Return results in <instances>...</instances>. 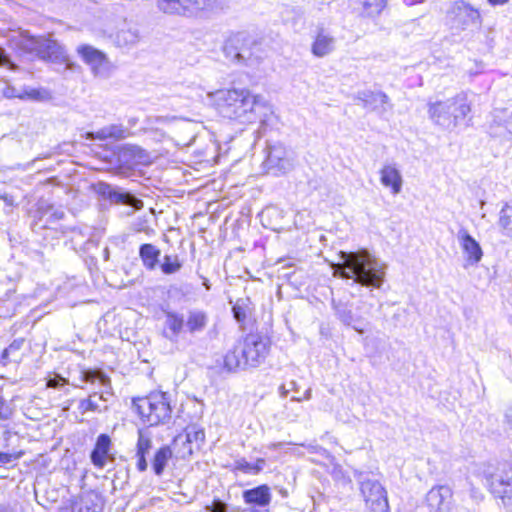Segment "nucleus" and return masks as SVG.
Masks as SVG:
<instances>
[{"label":"nucleus","instance_id":"obj_13","mask_svg":"<svg viewBox=\"0 0 512 512\" xmlns=\"http://www.w3.org/2000/svg\"><path fill=\"white\" fill-rule=\"evenodd\" d=\"M95 191L98 195L104 199L109 200L115 204L128 205L134 208H140L142 206L141 200L136 198L130 192L124 191L123 189L112 186L108 183L99 182L95 185Z\"/></svg>","mask_w":512,"mask_h":512},{"label":"nucleus","instance_id":"obj_53","mask_svg":"<svg viewBox=\"0 0 512 512\" xmlns=\"http://www.w3.org/2000/svg\"><path fill=\"white\" fill-rule=\"evenodd\" d=\"M9 416V411L4 407V401L0 396V419H7Z\"/></svg>","mask_w":512,"mask_h":512},{"label":"nucleus","instance_id":"obj_50","mask_svg":"<svg viewBox=\"0 0 512 512\" xmlns=\"http://www.w3.org/2000/svg\"><path fill=\"white\" fill-rule=\"evenodd\" d=\"M2 96L4 98H7V99H12V98H19V92H17L16 88L11 86V85H7L3 90H2Z\"/></svg>","mask_w":512,"mask_h":512},{"label":"nucleus","instance_id":"obj_62","mask_svg":"<svg viewBox=\"0 0 512 512\" xmlns=\"http://www.w3.org/2000/svg\"><path fill=\"white\" fill-rule=\"evenodd\" d=\"M0 512H13V511L8 509V508H6V507L0 506Z\"/></svg>","mask_w":512,"mask_h":512},{"label":"nucleus","instance_id":"obj_23","mask_svg":"<svg viewBox=\"0 0 512 512\" xmlns=\"http://www.w3.org/2000/svg\"><path fill=\"white\" fill-rule=\"evenodd\" d=\"M242 497L244 502L248 505L266 507L271 502L272 494L270 487L263 484L252 489L244 490Z\"/></svg>","mask_w":512,"mask_h":512},{"label":"nucleus","instance_id":"obj_22","mask_svg":"<svg viewBox=\"0 0 512 512\" xmlns=\"http://www.w3.org/2000/svg\"><path fill=\"white\" fill-rule=\"evenodd\" d=\"M381 184L391 189L392 194L397 195L402 190L403 179L395 164L386 163L380 170Z\"/></svg>","mask_w":512,"mask_h":512},{"label":"nucleus","instance_id":"obj_48","mask_svg":"<svg viewBox=\"0 0 512 512\" xmlns=\"http://www.w3.org/2000/svg\"><path fill=\"white\" fill-rule=\"evenodd\" d=\"M65 384H67V380L59 375H55L54 377L49 378L47 381V386L51 388L62 387Z\"/></svg>","mask_w":512,"mask_h":512},{"label":"nucleus","instance_id":"obj_5","mask_svg":"<svg viewBox=\"0 0 512 512\" xmlns=\"http://www.w3.org/2000/svg\"><path fill=\"white\" fill-rule=\"evenodd\" d=\"M133 405L142 421L149 426L164 425L172 417L170 398L164 392H153L146 397L134 399Z\"/></svg>","mask_w":512,"mask_h":512},{"label":"nucleus","instance_id":"obj_47","mask_svg":"<svg viewBox=\"0 0 512 512\" xmlns=\"http://www.w3.org/2000/svg\"><path fill=\"white\" fill-rule=\"evenodd\" d=\"M23 342H24V341H23L22 339H21V340H15V341H13V342L9 345V347H8V348H6V349L3 351L2 357H3L4 359H7V358H8V356H9V354H11V353H13V352H15V351H18V350L21 348V346H22Z\"/></svg>","mask_w":512,"mask_h":512},{"label":"nucleus","instance_id":"obj_15","mask_svg":"<svg viewBox=\"0 0 512 512\" xmlns=\"http://www.w3.org/2000/svg\"><path fill=\"white\" fill-rule=\"evenodd\" d=\"M355 98L362 102L363 107L383 116L393 108L388 95L382 91H359Z\"/></svg>","mask_w":512,"mask_h":512},{"label":"nucleus","instance_id":"obj_32","mask_svg":"<svg viewBox=\"0 0 512 512\" xmlns=\"http://www.w3.org/2000/svg\"><path fill=\"white\" fill-rule=\"evenodd\" d=\"M232 312L235 320L244 324L248 316L252 312L251 301L249 298H239L232 307Z\"/></svg>","mask_w":512,"mask_h":512},{"label":"nucleus","instance_id":"obj_45","mask_svg":"<svg viewBox=\"0 0 512 512\" xmlns=\"http://www.w3.org/2000/svg\"><path fill=\"white\" fill-rule=\"evenodd\" d=\"M210 512H227V504L219 499H215L211 505L206 506Z\"/></svg>","mask_w":512,"mask_h":512},{"label":"nucleus","instance_id":"obj_37","mask_svg":"<svg viewBox=\"0 0 512 512\" xmlns=\"http://www.w3.org/2000/svg\"><path fill=\"white\" fill-rule=\"evenodd\" d=\"M82 379L85 382L98 381L103 387L110 388V378L101 370H86L82 373Z\"/></svg>","mask_w":512,"mask_h":512},{"label":"nucleus","instance_id":"obj_60","mask_svg":"<svg viewBox=\"0 0 512 512\" xmlns=\"http://www.w3.org/2000/svg\"><path fill=\"white\" fill-rule=\"evenodd\" d=\"M311 393H312L311 389H310V388H309V389H307V390L305 391V393H304V399H305V400H309V399L311 398Z\"/></svg>","mask_w":512,"mask_h":512},{"label":"nucleus","instance_id":"obj_54","mask_svg":"<svg viewBox=\"0 0 512 512\" xmlns=\"http://www.w3.org/2000/svg\"><path fill=\"white\" fill-rule=\"evenodd\" d=\"M503 111L500 110V109H495L492 113V116H493V123H495L496 125L500 126L502 124L501 122V119H500V116L499 114L502 113Z\"/></svg>","mask_w":512,"mask_h":512},{"label":"nucleus","instance_id":"obj_38","mask_svg":"<svg viewBox=\"0 0 512 512\" xmlns=\"http://www.w3.org/2000/svg\"><path fill=\"white\" fill-rule=\"evenodd\" d=\"M38 212L41 214V216L50 214V217L54 220H61L65 215L62 209L55 208L53 205L45 201H40L38 203Z\"/></svg>","mask_w":512,"mask_h":512},{"label":"nucleus","instance_id":"obj_2","mask_svg":"<svg viewBox=\"0 0 512 512\" xmlns=\"http://www.w3.org/2000/svg\"><path fill=\"white\" fill-rule=\"evenodd\" d=\"M214 96L220 114L242 124L255 122L260 110L267 106L262 96L254 95L245 88L219 90Z\"/></svg>","mask_w":512,"mask_h":512},{"label":"nucleus","instance_id":"obj_61","mask_svg":"<svg viewBox=\"0 0 512 512\" xmlns=\"http://www.w3.org/2000/svg\"><path fill=\"white\" fill-rule=\"evenodd\" d=\"M128 123H129V125H130L131 127H133V126H135V125H136V123H137V119H136V118H130V119L128 120Z\"/></svg>","mask_w":512,"mask_h":512},{"label":"nucleus","instance_id":"obj_28","mask_svg":"<svg viewBox=\"0 0 512 512\" xmlns=\"http://www.w3.org/2000/svg\"><path fill=\"white\" fill-rule=\"evenodd\" d=\"M160 255V249L153 244L145 243L139 248V256L148 270H154L158 266Z\"/></svg>","mask_w":512,"mask_h":512},{"label":"nucleus","instance_id":"obj_46","mask_svg":"<svg viewBox=\"0 0 512 512\" xmlns=\"http://www.w3.org/2000/svg\"><path fill=\"white\" fill-rule=\"evenodd\" d=\"M0 66H7L10 70L17 69V65L10 60L5 50L2 48H0Z\"/></svg>","mask_w":512,"mask_h":512},{"label":"nucleus","instance_id":"obj_34","mask_svg":"<svg viewBox=\"0 0 512 512\" xmlns=\"http://www.w3.org/2000/svg\"><path fill=\"white\" fill-rule=\"evenodd\" d=\"M43 40L44 37L24 36L19 41V47L24 52L35 54L37 57H39Z\"/></svg>","mask_w":512,"mask_h":512},{"label":"nucleus","instance_id":"obj_7","mask_svg":"<svg viewBox=\"0 0 512 512\" xmlns=\"http://www.w3.org/2000/svg\"><path fill=\"white\" fill-rule=\"evenodd\" d=\"M485 479L490 493L500 501L498 504L512 512V468L498 467L495 472L486 474Z\"/></svg>","mask_w":512,"mask_h":512},{"label":"nucleus","instance_id":"obj_8","mask_svg":"<svg viewBox=\"0 0 512 512\" xmlns=\"http://www.w3.org/2000/svg\"><path fill=\"white\" fill-rule=\"evenodd\" d=\"M354 477L360 485L361 495L371 512H388L387 492L377 480L368 478L364 472L355 471Z\"/></svg>","mask_w":512,"mask_h":512},{"label":"nucleus","instance_id":"obj_18","mask_svg":"<svg viewBox=\"0 0 512 512\" xmlns=\"http://www.w3.org/2000/svg\"><path fill=\"white\" fill-rule=\"evenodd\" d=\"M205 441L203 429L196 426L186 428L185 432L176 436L177 443H188L187 447L180 450V458H187L192 455L194 449H200Z\"/></svg>","mask_w":512,"mask_h":512},{"label":"nucleus","instance_id":"obj_29","mask_svg":"<svg viewBox=\"0 0 512 512\" xmlns=\"http://www.w3.org/2000/svg\"><path fill=\"white\" fill-rule=\"evenodd\" d=\"M248 363L241 352V343L230 350L224 357V367L232 372L238 369H245Z\"/></svg>","mask_w":512,"mask_h":512},{"label":"nucleus","instance_id":"obj_55","mask_svg":"<svg viewBox=\"0 0 512 512\" xmlns=\"http://www.w3.org/2000/svg\"><path fill=\"white\" fill-rule=\"evenodd\" d=\"M188 446V443H177L176 442V437L174 438L173 440V447L174 449L176 450V452L178 453V455L180 456V450H182L184 447H187Z\"/></svg>","mask_w":512,"mask_h":512},{"label":"nucleus","instance_id":"obj_64","mask_svg":"<svg viewBox=\"0 0 512 512\" xmlns=\"http://www.w3.org/2000/svg\"><path fill=\"white\" fill-rule=\"evenodd\" d=\"M291 385H292V390L297 391V384L294 381L291 382Z\"/></svg>","mask_w":512,"mask_h":512},{"label":"nucleus","instance_id":"obj_21","mask_svg":"<svg viewBox=\"0 0 512 512\" xmlns=\"http://www.w3.org/2000/svg\"><path fill=\"white\" fill-rule=\"evenodd\" d=\"M111 438L107 434H100L97 439L95 446L90 454L92 464L102 469L105 467L108 460H114V457L110 454L111 450Z\"/></svg>","mask_w":512,"mask_h":512},{"label":"nucleus","instance_id":"obj_9","mask_svg":"<svg viewBox=\"0 0 512 512\" xmlns=\"http://www.w3.org/2000/svg\"><path fill=\"white\" fill-rule=\"evenodd\" d=\"M241 352L250 367H257L268 355L269 340L259 334H248L241 343Z\"/></svg>","mask_w":512,"mask_h":512},{"label":"nucleus","instance_id":"obj_24","mask_svg":"<svg viewBox=\"0 0 512 512\" xmlns=\"http://www.w3.org/2000/svg\"><path fill=\"white\" fill-rule=\"evenodd\" d=\"M152 448V439L149 433L144 429L138 430V439L136 443V454L137 459L136 467L138 471L144 472L147 470L148 463L146 455L149 454Z\"/></svg>","mask_w":512,"mask_h":512},{"label":"nucleus","instance_id":"obj_26","mask_svg":"<svg viewBox=\"0 0 512 512\" xmlns=\"http://www.w3.org/2000/svg\"><path fill=\"white\" fill-rule=\"evenodd\" d=\"M128 136H130V132L127 128H125L121 124H112L105 126L101 129H99L96 132H88L86 134V139L89 140H107V139H114V140H121L125 139Z\"/></svg>","mask_w":512,"mask_h":512},{"label":"nucleus","instance_id":"obj_6","mask_svg":"<svg viewBox=\"0 0 512 512\" xmlns=\"http://www.w3.org/2000/svg\"><path fill=\"white\" fill-rule=\"evenodd\" d=\"M257 42L247 33L238 32L231 35L225 42L223 51L227 58L236 64L254 66L259 63Z\"/></svg>","mask_w":512,"mask_h":512},{"label":"nucleus","instance_id":"obj_17","mask_svg":"<svg viewBox=\"0 0 512 512\" xmlns=\"http://www.w3.org/2000/svg\"><path fill=\"white\" fill-rule=\"evenodd\" d=\"M335 315L341 323L346 326L352 327L359 334L365 332L366 326L369 324L365 318L360 315H356L351 305L347 303H333Z\"/></svg>","mask_w":512,"mask_h":512},{"label":"nucleus","instance_id":"obj_20","mask_svg":"<svg viewBox=\"0 0 512 512\" xmlns=\"http://www.w3.org/2000/svg\"><path fill=\"white\" fill-rule=\"evenodd\" d=\"M118 160L128 166L146 164L150 160L148 152L135 144H124L118 147Z\"/></svg>","mask_w":512,"mask_h":512},{"label":"nucleus","instance_id":"obj_31","mask_svg":"<svg viewBox=\"0 0 512 512\" xmlns=\"http://www.w3.org/2000/svg\"><path fill=\"white\" fill-rule=\"evenodd\" d=\"M165 324L169 332L171 333V335H167V337L171 340H176L179 334L181 333L185 322L182 315L174 312H169L166 315Z\"/></svg>","mask_w":512,"mask_h":512},{"label":"nucleus","instance_id":"obj_14","mask_svg":"<svg viewBox=\"0 0 512 512\" xmlns=\"http://www.w3.org/2000/svg\"><path fill=\"white\" fill-rule=\"evenodd\" d=\"M39 58L57 64H65V70L78 68L76 63L70 61L65 48L52 39L44 38Z\"/></svg>","mask_w":512,"mask_h":512},{"label":"nucleus","instance_id":"obj_3","mask_svg":"<svg viewBox=\"0 0 512 512\" xmlns=\"http://www.w3.org/2000/svg\"><path fill=\"white\" fill-rule=\"evenodd\" d=\"M471 106L465 93H459L446 100L428 103V116L441 129L451 131L470 113Z\"/></svg>","mask_w":512,"mask_h":512},{"label":"nucleus","instance_id":"obj_36","mask_svg":"<svg viewBox=\"0 0 512 512\" xmlns=\"http://www.w3.org/2000/svg\"><path fill=\"white\" fill-rule=\"evenodd\" d=\"M182 267L177 255H165L160 265L161 271L166 275L177 273Z\"/></svg>","mask_w":512,"mask_h":512},{"label":"nucleus","instance_id":"obj_12","mask_svg":"<svg viewBox=\"0 0 512 512\" xmlns=\"http://www.w3.org/2000/svg\"><path fill=\"white\" fill-rule=\"evenodd\" d=\"M264 165L268 173L279 175L291 171L293 168V161L289 157L285 147L281 144H275L268 147V153L264 161Z\"/></svg>","mask_w":512,"mask_h":512},{"label":"nucleus","instance_id":"obj_4","mask_svg":"<svg viewBox=\"0 0 512 512\" xmlns=\"http://www.w3.org/2000/svg\"><path fill=\"white\" fill-rule=\"evenodd\" d=\"M156 8L167 16L202 19L221 8L220 0H156Z\"/></svg>","mask_w":512,"mask_h":512},{"label":"nucleus","instance_id":"obj_52","mask_svg":"<svg viewBox=\"0 0 512 512\" xmlns=\"http://www.w3.org/2000/svg\"><path fill=\"white\" fill-rule=\"evenodd\" d=\"M2 200L4 201L5 206L8 208H13V207L17 206L14 197L10 194H6V193L3 194Z\"/></svg>","mask_w":512,"mask_h":512},{"label":"nucleus","instance_id":"obj_1","mask_svg":"<svg viewBox=\"0 0 512 512\" xmlns=\"http://www.w3.org/2000/svg\"><path fill=\"white\" fill-rule=\"evenodd\" d=\"M340 262L334 266V276L352 279L365 287L380 288L384 282L386 265L367 250L341 251Z\"/></svg>","mask_w":512,"mask_h":512},{"label":"nucleus","instance_id":"obj_25","mask_svg":"<svg viewBox=\"0 0 512 512\" xmlns=\"http://www.w3.org/2000/svg\"><path fill=\"white\" fill-rule=\"evenodd\" d=\"M77 52L83 61L91 67L94 74H98L106 62L104 53L90 45L79 46Z\"/></svg>","mask_w":512,"mask_h":512},{"label":"nucleus","instance_id":"obj_40","mask_svg":"<svg viewBox=\"0 0 512 512\" xmlns=\"http://www.w3.org/2000/svg\"><path fill=\"white\" fill-rule=\"evenodd\" d=\"M73 512H102V508L91 501H84L76 504L73 508Z\"/></svg>","mask_w":512,"mask_h":512},{"label":"nucleus","instance_id":"obj_59","mask_svg":"<svg viewBox=\"0 0 512 512\" xmlns=\"http://www.w3.org/2000/svg\"><path fill=\"white\" fill-rule=\"evenodd\" d=\"M488 2L493 5V6H496V5H503L505 4L506 2H508V0H488Z\"/></svg>","mask_w":512,"mask_h":512},{"label":"nucleus","instance_id":"obj_43","mask_svg":"<svg viewBox=\"0 0 512 512\" xmlns=\"http://www.w3.org/2000/svg\"><path fill=\"white\" fill-rule=\"evenodd\" d=\"M22 453H4L0 452V464L9 465L15 463L20 457Z\"/></svg>","mask_w":512,"mask_h":512},{"label":"nucleus","instance_id":"obj_57","mask_svg":"<svg viewBox=\"0 0 512 512\" xmlns=\"http://www.w3.org/2000/svg\"><path fill=\"white\" fill-rule=\"evenodd\" d=\"M279 393H280L281 397L285 398V397H287L289 390L286 389L285 385H281L279 387Z\"/></svg>","mask_w":512,"mask_h":512},{"label":"nucleus","instance_id":"obj_42","mask_svg":"<svg viewBox=\"0 0 512 512\" xmlns=\"http://www.w3.org/2000/svg\"><path fill=\"white\" fill-rule=\"evenodd\" d=\"M180 118L177 117V116H170V115H166V116H155V117H149L148 118V123L149 124H163V125H168V124H171L173 122H176L178 121Z\"/></svg>","mask_w":512,"mask_h":512},{"label":"nucleus","instance_id":"obj_27","mask_svg":"<svg viewBox=\"0 0 512 512\" xmlns=\"http://www.w3.org/2000/svg\"><path fill=\"white\" fill-rule=\"evenodd\" d=\"M208 324V314L199 309L189 310L185 321V326L189 333L195 334L204 331Z\"/></svg>","mask_w":512,"mask_h":512},{"label":"nucleus","instance_id":"obj_44","mask_svg":"<svg viewBox=\"0 0 512 512\" xmlns=\"http://www.w3.org/2000/svg\"><path fill=\"white\" fill-rule=\"evenodd\" d=\"M94 396H90L88 399L80 402V408L83 411H100L99 404L93 399Z\"/></svg>","mask_w":512,"mask_h":512},{"label":"nucleus","instance_id":"obj_49","mask_svg":"<svg viewBox=\"0 0 512 512\" xmlns=\"http://www.w3.org/2000/svg\"><path fill=\"white\" fill-rule=\"evenodd\" d=\"M251 464L252 463L247 462L244 458L239 459L235 461V470L244 472L246 474H251Z\"/></svg>","mask_w":512,"mask_h":512},{"label":"nucleus","instance_id":"obj_19","mask_svg":"<svg viewBox=\"0 0 512 512\" xmlns=\"http://www.w3.org/2000/svg\"><path fill=\"white\" fill-rule=\"evenodd\" d=\"M335 48V37L324 27H318L311 44V53L315 57L323 58L334 52Z\"/></svg>","mask_w":512,"mask_h":512},{"label":"nucleus","instance_id":"obj_58","mask_svg":"<svg viewBox=\"0 0 512 512\" xmlns=\"http://www.w3.org/2000/svg\"><path fill=\"white\" fill-rule=\"evenodd\" d=\"M105 389L106 390L99 396V399L107 401L108 399H107L106 395H110L111 394V392H110L111 387L110 388L105 387Z\"/></svg>","mask_w":512,"mask_h":512},{"label":"nucleus","instance_id":"obj_16","mask_svg":"<svg viewBox=\"0 0 512 512\" xmlns=\"http://www.w3.org/2000/svg\"><path fill=\"white\" fill-rule=\"evenodd\" d=\"M457 239L464 254L465 267L477 265L483 257V251L479 242L466 229L458 231Z\"/></svg>","mask_w":512,"mask_h":512},{"label":"nucleus","instance_id":"obj_39","mask_svg":"<svg viewBox=\"0 0 512 512\" xmlns=\"http://www.w3.org/2000/svg\"><path fill=\"white\" fill-rule=\"evenodd\" d=\"M47 91L35 88H26L22 92H19V99H30L40 101L46 98Z\"/></svg>","mask_w":512,"mask_h":512},{"label":"nucleus","instance_id":"obj_56","mask_svg":"<svg viewBox=\"0 0 512 512\" xmlns=\"http://www.w3.org/2000/svg\"><path fill=\"white\" fill-rule=\"evenodd\" d=\"M505 422L512 428V409L505 413Z\"/></svg>","mask_w":512,"mask_h":512},{"label":"nucleus","instance_id":"obj_35","mask_svg":"<svg viewBox=\"0 0 512 512\" xmlns=\"http://www.w3.org/2000/svg\"><path fill=\"white\" fill-rule=\"evenodd\" d=\"M498 224L504 235L512 237V203H506L501 208Z\"/></svg>","mask_w":512,"mask_h":512},{"label":"nucleus","instance_id":"obj_30","mask_svg":"<svg viewBox=\"0 0 512 512\" xmlns=\"http://www.w3.org/2000/svg\"><path fill=\"white\" fill-rule=\"evenodd\" d=\"M172 455V450L167 445L160 447L156 451L152 459V468L157 476H161L163 474L168 461L172 458Z\"/></svg>","mask_w":512,"mask_h":512},{"label":"nucleus","instance_id":"obj_10","mask_svg":"<svg viewBox=\"0 0 512 512\" xmlns=\"http://www.w3.org/2000/svg\"><path fill=\"white\" fill-rule=\"evenodd\" d=\"M447 19L452 29L465 30L480 21V13L463 0L456 1L447 11Z\"/></svg>","mask_w":512,"mask_h":512},{"label":"nucleus","instance_id":"obj_41","mask_svg":"<svg viewBox=\"0 0 512 512\" xmlns=\"http://www.w3.org/2000/svg\"><path fill=\"white\" fill-rule=\"evenodd\" d=\"M117 39L119 42L123 40L124 44H133L137 41L138 35L132 30H122L118 33Z\"/></svg>","mask_w":512,"mask_h":512},{"label":"nucleus","instance_id":"obj_33","mask_svg":"<svg viewBox=\"0 0 512 512\" xmlns=\"http://www.w3.org/2000/svg\"><path fill=\"white\" fill-rule=\"evenodd\" d=\"M362 7L361 14L365 17L378 16L386 6L387 0H358Z\"/></svg>","mask_w":512,"mask_h":512},{"label":"nucleus","instance_id":"obj_11","mask_svg":"<svg viewBox=\"0 0 512 512\" xmlns=\"http://www.w3.org/2000/svg\"><path fill=\"white\" fill-rule=\"evenodd\" d=\"M425 507L429 512H451L453 490L447 484L435 485L426 494Z\"/></svg>","mask_w":512,"mask_h":512},{"label":"nucleus","instance_id":"obj_51","mask_svg":"<svg viewBox=\"0 0 512 512\" xmlns=\"http://www.w3.org/2000/svg\"><path fill=\"white\" fill-rule=\"evenodd\" d=\"M264 465H265V460L262 459V458H259L257 459V461L253 464H251V474L252 475H257L258 473H260L263 468H264Z\"/></svg>","mask_w":512,"mask_h":512},{"label":"nucleus","instance_id":"obj_63","mask_svg":"<svg viewBox=\"0 0 512 512\" xmlns=\"http://www.w3.org/2000/svg\"><path fill=\"white\" fill-rule=\"evenodd\" d=\"M15 168H17V169H21V170H25V169H26V166L21 165V164H17V166H16Z\"/></svg>","mask_w":512,"mask_h":512}]
</instances>
